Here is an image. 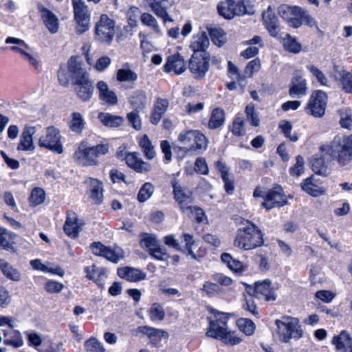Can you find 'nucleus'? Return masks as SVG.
<instances>
[{
	"label": "nucleus",
	"instance_id": "bb28decb",
	"mask_svg": "<svg viewBox=\"0 0 352 352\" xmlns=\"http://www.w3.org/2000/svg\"><path fill=\"white\" fill-rule=\"evenodd\" d=\"M166 72H174L175 74H181L186 70V64L182 56L179 54H175L167 58L164 65Z\"/></svg>",
	"mask_w": 352,
	"mask_h": 352
},
{
	"label": "nucleus",
	"instance_id": "864d4df0",
	"mask_svg": "<svg viewBox=\"0 0 352 352\" xmlns=\"http://www.w3.org/2000/svg\"><path fill=\"white\" fill-rule=\"evenodd\" d=\"M212 312L214 314V319L210 322V327L208 329H212V324H216L219 327L228 328V321L229 316L228 314L219 312L214 309H212Z\"/></svg>",
	"mask_w": 352,
	"mask_h": 352
},
{
	"label": "nucleus",
	"instance_id": "7c9ffc66",
	"mask_svg": "<svg viewBox=\"0 0 352 352\" xmlns=\"http://www.w3.org/2000/svg\"><path fill=\"white\" fill-rule=\"evenodd\" d=\"M209 46V39L204 32H201L194 35L191 39L190 48L193 54L206 53V50Z\"/></svg>",
	"mask_w": 352,
	"mask_h": 352
},
{
	"label": "nucleus",
	"instance_id": "473e14b6",
	"mask_svg": "<svg viewBox=\"0 0 352 352\" xmlns=\"http://www.w3.org/2000/svg\"><path fill=\"white\" fill-rule=\"evenodd\" d=\"M3 334L5 338L4 344L12 346L14 348H19L24 344L21 332L19 330H3Z\"/></svg>",
	"mask_w": 352,
	"mask_h": 352
},
{
	"label": "nucleus",
	"instance_id": "c9c22d12",
	"mask_svg": "<svg viewBox=\"0 0 352 352\" xmlns=\"http://www.w3.org/2000/svg\"><path fill=\"white\" fill-rule=\"evenodd\" d=\"M337 69L336 67L335 70L339 77L340 85L342 89L346 93L352 94V73L344 69L340 70Z\"/></svg>",
	"mask_w": 352,
	"mask_h": 352
},
{
	"label": "nucleus",
	"instance_id": "6e6552de",
	"mask_svg": "<svg viewBox=\"0 0 352 352\" xmlns=\"http://www.w3.org/2000/svg\"><path fill=\"white\" fill-rule=\"evenodd\" d=\"M114 27V21L107 14H102L96 25V40L105 43H111L115 34Z\"/></svg>",
	"mask_w": 352,
	"mask_h": 352
},
{
	"label": "nucleus",
	"instance_id": "a18cd8bd",
	"mask_svg": "<svg viewBox=\"0 0 352 352\" xmlns=\"http://www.w3.org/2000/svg\"><path fill=\"white\" fill-rule=\"evenodd\" d=\"M301 186L305 192L314 197L322 195L324 192L320 186L313 182V177L307 178L301 184Z\"/></svg>",
	"mask_w": 352,
	"mask_h": 352
},
{
	"label": "nucleus",
	"instance_id": "7ed1b4c3",
	"mask_svg": "<svg viewBox=\"0 0 352 352\" xmlns=\"http://www.w3.org/2000/svg\"><path fill=\"white\" fill-rule=\"evenodd\" d=\"M334 157L341 165H345L352 160V134L346 138L337 135L330 145L322 148Z\"/></svg>",
	"mask_w": 352,
	"mask_h": 352
},
{
	"label": "nucleus",
	"instance_id": "1a4fd4ad",
	"mask_svg": "<svg viewBox=\"0 0 352 352\" xmlns=\"http://www.w3.org/2000/svg\"><path fill=\"white\" fill-rule=\"evenodd\" d=\"M327 96L321 90H317L311 94L306 107L307 113L315 118L324 116L326 109Z\"/></svg>",
	"mask_w": 352,
	"mask_h": 352
},
{
	"label": "nucleus",
	"instance_id": "338daca9",
	"mask_svg": "<svg viewBox=\"0 0 352 352\" xmlns=\"http://www.w3.org/2000/svg\"><path fill=\"white\" fill-rule=\"evenodd\" d=\"M62 346L63 342H54L49 340L43 342L38 352H60Z\"/></svg>",
	"mask_w": 352,
	"mask_h": 352
},
{
	"label": "nucleus",
	"instance_id": "f704fd0d",
	"mask_svg": "<svg viewBox=\"0 0 352 352\" xmlns=\"http://www.w3.org/2000/svg\"><path fill=\"white\" fill-rule=\"evenodd\" d=\"M129 100L134 109L142 110L147 104L148 98L144 91L138 89L132 93Z\"/></svg>",
	"mask_w": 352,
	"mask_h": 352
},
{
	"label": "nucleus",
	"instance_id": "f8f14e48",
	"mask_svg": "<svg viewBox=\"0 0 352 352\" xmlns=\"http://www.w3.org/2000/svg\"><path fill=\"white\" fill-rule=\"evenodd\" d=\"M74 162L82 166H96L98 164V160L96 159L91 146L86 142H82L79 144L78 148L73 154Z\"/></svg>",
	"mask_w": 352,
	"mask_h": 352
},
{
	"label": "nucleus",
	"instance_id": "0eeeda50",
	"mask_svg": "<svg viewBox=\"0 0 352 352\" xmlns=\"http://www.w3.org/2000/svg\"><path fill=\"white\" fill-rule=\"evenodd\" d=\"M210 59L207 53L193 54L189 60L188 69L195 79L201 80L209 69Z\"/></svg>",
	"mask_w": 352,
	"mask_h": 352
},
{
	"label": "nucleus",
	"instance_id": "c03bdc74",
	"mask_svg": "<svg viewBox=\"0 0 352 352\" xmlns=\"http://www.w3.org/2000/svg\"><path fill=\"white\" fill-rule=\"evenodd\" d=\"M142 23L148 27L156 35L160 36L162 34L157 19L150 13L144 12L140 16Z\"/></svg>",
	"mask_w": 352,
	"mask_h": 352
},
{
	"label": "nucleus",
	"instance_id": "5701e85b",
	"mask_svg": "<svg viewBox=\"0 0 352 352\" xmlns=\"http://www.w3.org/2000/svg\"><path fill=\"white\" fill-rule=\"evenodd\" d=\"M254 296L267 301L274 300L276 298L275 292L271 287V282L267 279L255 283Z\"/></svg>",
	"mask_w": 352,
	"mask_h": 352
},
{
	"label": "nucleus",
	"instance_id": "13d9d810",
	"mask_svg": "<svg viewBox=\"0 0 352 352\" xmlns=\"http://www.w3.org/2000/svg\"><path fill=\"white\" fill-rule=\"evenodd\" d=\"M45 199V191L41 188H34L31 192L29 201L31 205L36 206L42 204Z\"/></svg>",
	"mask_w": 352,
	"mask_h": 352
},
{
	"label": "nucleus",
	"instance_id": "ea45409f",
	"mask_svg": "<svg viewBox=\"0 0 352 352\" xmlns=\"http://www.w3.org/2000/svg\"><path fill=\"white\" fill-rule=\"evenodd\" d=\"M332 342L336 346L337 350L344 352L348 351V349H352V339L345 331H342L339 336H335Z\"/></svg>",
	"mask_w": 352,
	"mask_h": 352
},
{
	"label": "nucleus",
	"instance_id": "20e7f679",
	"mask_svg": "<svg viewBox=\"0 0 352 352\" xmlns=\"http://www.w3.org/2000/svg\"><path fill=\"white\" fill-rule=\"evenodd\" d=\"M179 142L186 153H202L208 148V138L198 130L182 131L178 136Z\"/></svg>",
	"mask_w": 352,
	"mask_h": 352
},
{
	"label": "nucleus",
	"instance_id": "774afa93",
	"mask_svg": "<svg viewBox=\"0 0 352 352\" xmlns=\"http://www.w3.org/2000/svg\"><path fill=\"white\" fill-rule=\"evenodd\" d=\"M148 313L152 321H161L165 316L163 307L158 304H153L150 308Z\"/></svg>",
	"mask_w": 352,
	"mask_h": 352
},
{
	"label": "nucleus",
	"instance_id": "9d476101",
	"mask_svg": "<svg viewBox=\"0 0 352 352\" xmlns=\"http://www.w3.org/2000/svg\"><path fill=\"white\" fill-rule=\"evenodd\" d=\"M90 248L94 254L102 256L114 263H117L124 256L123 250L118 246L107 247L100 242H94L91 244Z\"/></svg>",
	"mask_w": 352,
	"mask_h": 352
},
{
	"label": "nucleus",
	"instance_id": "bf43d9fd",
	"mask_svg": "<svg viewBox=\"0 0 352 352\" xmlns=\"http://www.w3.org/2000/svg\"><path fill=\"white\" fill-rule=\"evenodd\" d=\"M237 326L246 336L253 334L255 330L254 323L250 319L240 318L237 320Z\"/></svg>",
	"mask_w": 352,
	"mask_h": 352
},
{
	"label": "nucleus",
	"instance_id": "a211bd4d",
	"mask_svg": "<svg viewBox=\"0 0 352 352\" xmlns=\"http://www.w3.org/2000/svg\"><path fill=\"white\" fill-rule=\"evenodd\" d=\"M301 10L302 9L298 6L282 5L278 8V14L289 26L297 28L301 25Z\"/></svg>",
	"mask_w": 352,
	"mask_h": 352
},
{
	"label": "nucleus",
	"instance_id": "72a5a7b5",
	"mask_svg": "<svg viewBox=\"0 0 352 352\" xmlns=\"http://www.w3.org/2000/svg\"><path fill=\"white\" fill-rule=\"evenodd\" d=\"M74 81L89 76L87 72L82 68V64L77 60V58L72 56L68 60V70Z\"/></svg>",
	"mask_w": 352,
	"mask_h": 352
},
{
	"label": "nucleus",
	"instance_id": "393cba45",
	"mask_svg": "<svg viewBox=\"0 0 352 352\" xmlns=\"http://www.w3.org/2000/svg\"><path fill=\"white\" fill-rule=\"evenodd\" d=\"M125 161L127 166L137 173H146L151 170V164L140 159L137 153H126L125 156Z\"/></svg>",
	"mask_w": 352,
	"mask_h": 352
},
{
	"label": "nucleus",
	"instance_id": "a878e982",
	"mask_svg": "<svg viewBox=\"0 0 352 352\" xmlns=\"http://www.w3.org/2000/svg\"><path fill=\"white\" fill-rule=\"evenodd\" d=\"M262 20L270 34L273 37H277L280 32V27L271 6H269L267 10L263 12Z\"/></svg>",
	"mask_w": 352,
	"mask_h": 352
},
{
	"label": "nucleus",
	"instance_id": "69168bd1",
	"mask_svg": "<svg viewBox=\"0 0 352 352\" xmlns=\"http://www.w3.org/2000/svg\"><path fill=\"white\" fill-rule=\"evenodd\" d=\"M209 34L211 37L212 41L218 46H221L225 41L226 36L222 29L221 28H210Z\"/></svg>",
	"mask_w": 352,
	"mask_h": 352
},
{
	"label": "nucleus",
	"instance_id": "4d7b16f0",
	"mask_svg": "<svg viewBox=\"0 0 352 352\" xmlns=\"http://www.w3.org/2000/svg\"><path fill=\"white\" fill-rule=\"evenodd\" d=\"M339 115L340 116V123L342 127L351 129H352V116L351 113V110L348 108H342L338 111Z\"/></svg>",
	"mask_w": 352,
	"mask_h": 352
},
{
	"label": "nucleus",
	"instance_id": "4be33fe9",
	"mask_svg": "<svg viewBox=\"0 0 352 352\" xmlns=\"http://www.w3.org/2000/svg\"><path fill=\"white\" fill-rule=\"evenodd\" d=\"M36 132L34 126L25 125L20 136L17 144V150L20 151H32L35 148L33 142V135Z\"/></svg>",
	"mask_w": 352,
	"mask_h": 352
},
{
	"label": "nucleus",
	"instance_id": "6ab92c4d",
	"mask_svg": "<svg viewBox=\"0 0 352 352\" xmlns=\"http://www.w3.org/2000/svg\"><path fill=\"white\" fill-rule=\"evenodd\" d=\"M87 186L86 192L89 198L96 204H100L103 201V184L98 179L88 177L85 182Z\"/></svg>",
	"mask_w": 352,
	"mask_h": 352
},
{
	"label": "nucleus",
	"instance_id": "79ce46f5",
	"mask_svg": "<svg viewBox=\"0 0 352 352\" xmlns=\"http://www.w3.org/2000/svg\"><path fill=\"white\" fill-rule=\"evenodd\" d=\"M5 42L7 44H13L10 49L14 52L19 53L21 56L27 51H30L29 45L21 38L9 36L6 39Z\"/></svg>",
	"mask_w": 352,
	"mask_h": 352
},
{
	"label": "nucleus",
	"instance_id": "f3484780",
	"mask_svg": "<svg viewBox=\"0 0 352 352\" xmlns=\"http://www.w3.org/2000/svg\"><path fill=\"white\" fill-rule=\"evenodd\" d=\"M287 204L285 195L280 186L267 190L266 200L261 203L263 208L269 210L276 207H281Z\"/></svg>",
	"mask_w": 352,
	"mask_h": 352
},
{
	"label": "nucleus",
	"instance_id": "dca6fc26",
	"mask_svg": "<svg viewBox=\"0 0 352 352\" xmlns=\"http://www.w3.org/2000/svg\"><path fill=\"white\" fill-rule=\"evenodd\" d=\"M153 12L162 19L164 25L167 22H173V19L168 15V9L173 5V0H144Z\"/></svg>",
	"mask_w": 352,
	"mask_h": 352
},
{
	"label": "nucleus",
	"instance_id": "f257e3e1",
	"mask_svg": "<svg viewBox=\"0 0 352 352\" xmlns=\"http://www.w3.org/2000/svg\"><path fill=\"white\" fill-rule=\"evenodd\" d=\"M263 244V239L261 230L248 221H246L244 226L238 229L234 241V246L244 250H253Z\"/></svg>",
	"mask_w": 352,
	"mask_h": 352
},
{
	"label": "nucleus",
	"instance_id": "09e8293b",
	"mask_svg": "<svg viewBox=\"0 0 352 352\" xmlns=\"http://www.w3.org/2000/svg\"><path fill=\"white\" fill-rule=\"evenodd\" d=\"M283 45L285 50L294 54L299 53L302 48L301 45L296 38L289 34H286L285 37L283 38Z\"/></svg>",
	"mask_w": 352,
	"mask_h": 352
},
{
	"label": "nucleus",
	"instance_id": "9b49d317",
	"mask_svg": "<svg viewBox=\"0 0 352 352\" xmlns=\"http://www.w3.org/2000/svg\"><path fill=\"white\" fill-rule=\"evenodd\" d=\"M173 188L174 199L177 203L181 211L186 212L187 209H190L193 204L192 192L184 186L180 184L176 179L171 182Z\"/></svg>",
	"mask_w": 352,
	"mask_h": 352
},
{
	"label": "nucleus",
	"instance_id": "603ef678",
	"mask_svg": "<svg viewBox=\"0 0 352 352\" xmlns=\"http://www.w3.org/2000/svg\"><path fill=\"white\" fill-rule=\"evenodd\" d=\"M155 190L154 186L150 182H146L140 188L137 199L140 202H145L153 195Z\"/></svg>",
	"mask_w": 352,
	"mask_h": 352
},
{
	"label": "nucleus",
	"instance_id": "423d86ee",
	"mask_svg": "<svg viewBox=\"0 0 352 352\" xmlns=\"http://www.w3.org/2000/svg\"><path fill=\"white\" fill-rule=\"evenodd\" d=\"M76 23V31L78 34L85 32L90 23V14L85 3L82 0H72Z\"/></svg>",
	"mask_w": 352,
	"mask_h": 352
},
{
	"label": "nucleus",
	"instance_id": "c85d7f7f",
	"mask_svg": "<svg viewBox=\"0 0 352 352\" xmlns=\"http://www.w3.org/2000/svg\"><path fill=\"white\" fill-rule=\"evenodd\" d=\"M96 88L99 91V98L104 103L115 105L118 103V99L116 94L109 88L107 82L103 80L98 82Z\"/></svg>",
	"mask_w": 352,
	"mask_h": 352
},
{
	"label": "nucleus",
	"instance_id": "e2e57ef3",
	"mask_svg": "<svg viewBox=\"0 0 352 352\" xmlns=\"http://www.w3.org/2000/svg\"><path fill=\"white\" fill-rule=\"evenodd\" d=\"M140 111L134 109L126 115L129 124L136 131H140L142 129V120L139 114Z\"/></svg>",
	"mask_w": 352,
	"mask_h": 352
},
{
	"label": "nucleus",
	"instance_id": "aec40b11",
	"mask_svg": "<svg viewBox=\"0 0 352 352\" xmlns=\"http://www.w3.org/2000/svg\"><path fill=\"white\" fill-rule=\"evenodd\" d=\"M74 89L80 99L82 101L89 100L94 94V86L89 79V75L73 82Z\"/></svg>",
	"mask_w": 352,
	"mask_h": 352
},
{
	"label": "nucleus",
	"instance_id": "a19ab883",
	"mask_svg": "<svg viewBox=\"0 0 352 352\" xmlns=\"http://www.w3.org/2000/svg\"><path fill=\"white\" fill-rule=\"evenodd\" d=\"M0 269L1 270L4 276L10 280L18 282L21 278V274L16 268H14L5 260L1 258Z\"/></svg>",
	"mask_w": 352,
	"mask_h": 352
},
{
	"label": "nucleus",
	"instance_id": "e433bc0d",
	"mask_svg": "<svg viewBox=\"0 0 352 352\" xmlns=\"http://www.w3.org/2000/svg\"><path fill=\"white\" fill-rule=\"evenodd\" d=\"M98 118L103 125L111 128L118 127L124 122V118L122 116L104 112L100 113Z\"/></svg>",
	"mask_w": 352,
	"mask_h": 352
},
{
	"label": "nucleus",
	"instance_id": "37998d69",
	"mask_svg": "<svg viewBox=\"0 0 352 352\" xmlns=\"http://www.w3.org/2000/svg\"><path fill=\"white\" fill-rule=\"evenodd\" d=\"M140 237V245L148 253H149L157 245L160 244L159 241L153 234H151L148 233H142Z\"/></svg>",
	"mask_w": 352,
	"mask_h": 352
},
{
	"label": "nucleus",
	"instance_id": "b1692460",
	"mask_svg": "<svg viewBox=\"0 0 352 352\" xmlns=\"http://www.w3.org/2000/svg\"><path fill=\"white\" fill-rule=\"evenodd\" d=\"M82 223L78 219L76 212L73 211H68L67 219L64 225V231L65 234L71 237L76 238L82 227Z\"/></svg>",
	"mask_w": 352,
	"mask_h": 352
},
{
	"label": "nucleus",
	"instance_id": "49530a36",
	"mask_svg": "<svg viewBox=\"0 0 352 352\" xmlns=\"http://www.w3.org/2000/svg\"><path fill=\"white\" fill-rule=\"evenodd\" d=\"M221 261L227 265L228 268L234 272L243 271L244 265L239 260L234 259L228 253H223L221 256Z\"/></svg>",
	"mask_w": 352,
	"mask_h": 352
},
{
	"label": "nucleus",
	"instance_id": "cd10ccee",
	"mask_svg": "<svg viewBox=\"0 0 352 352\" xmlns=\"http://www.w3.org/2000/svg\"><path fill=\"white\" fill-rule=\"evenodd\" d=\"M169 102L166 98H157L150 116V122L157 125L161 120L162 116L166 112Z\"/></svg>",
	"mask_w": 352,
	"mask_h": 352
},
{
	"label": "nucleus",
	"instance_id": "5fc2aeb1",
	"mask_svg": "<svg viewBox=\"0 0 352 352\" xmlns=\"http://www.w3.org/2000/svg\"><path fill=\"white\" fill-rule=\"evenodd\" d=\"M119 82H134L138 79V74L129 69H120L116 74Z\"/></svg>",
	"mask_w": 352,
	"mask_h": 352
},
{
	"label": "nucleus",
	"instance_id": "0e129e2a",
	"mask_svg": "<svg viewBox=\"0 0 352 352\" xmlns=\"http://www.w3.org/2000/svg\"><path fill=\"white\" fill-rule=\"evenodd\" d=\"M85 349L87 352H104L105 349L96 338H90L85 342Z\"/></svg>",
	"mask_w": 352,
	"mask_h": 352
},
{
	"label": "nucleus",
	"instance_id": "de8ad7c7",
	"mask_svg": "<svg viewBox=\"0 0 352 352\" xmlns=\"http://www.w3.org/2000/svg\"><path fill=\"white\" fill-rule=\"evenodd\" d=\"M15 234L6 229L0 228V247L6 250H13V245L11 240L14 239Z\"/></svg>",
	"mask_w": 352,
	"mask_h": 352
},
{
	"label": "nucleus",
	"instance_id": "c756f323",
	"mask_svg": "<svg viewBox=\"0 0 352 352\" xmlns=\"http://www.w3.org/2000/svg\"><path fill=\"white\" fill-rule=\"evenodd\" d=\"M307 80L301 76L295 75L289 87V93L292 98H300L307 94Z\"/></svg>",
	"mask_w": 352,
	"mask_h": 352
},
{
	"label": "nucleus",
	"instance_id": "4c0bfd02",
	"mask_svg": "<svg viewBox=\"0 0 352 352\" xmlns=\"http://www.w3.org/2000/svg\"><path fill=\"white\" fill-rule=\"evenodd\" d=\"M225 122V111L223 109L217 107L211 113L208 120V127L210 129H216L221 126Z\"/></svg>",
	"mask_w": 352,
	"mask_h": 352
},
{
	"label": "nucleus",
	"instance_id": "2f4dec72",
	"mask_svg": "<svg viewBox=\"0 0 352 352\" xmlns=\"http://www.w3.org/2000/svg\"><path fill=\"white\" fill-rule=\"evenodd\" d=\"M118 276L123 279L130 282H137L144 280L146 278V274L140 270L130 267L119 268L118 270Z\"/></svg>",
	"mask_w": 352,
	"mask_h": 352
},
{
	"label": "nucleus",
	"instance_id": "412c9836",
	"mask_svg": "<svg viewBox=\"0 0 352 352\" xmlns=\"http://www.w3.org/2000/svg\"><path fill=\"white\" fill-rule=\"evenodd\" d=\"M37 8L41 14V19L48 31L52 34L56 33L59 27V21L57 16L42 4H38Z\"/></svg>",
	"mask_w": 352,
	"mask_h": 352
},
{
	"label": "nucleus",
	"instance_id": "8fccbe9b",
	"mask_svg": "<svg viewBox=\"0 0 352 352\" xmlns=\"http://www.w3.org/2000/svg\"><path fill=\"white\" fill-rule=\"evenodd\" d=\"M85 120L80 113L74 112L72 113L69 128L72 131L76 133L82 132L85 127Z\"/></svg>",
	"mask_w": 352,
	"mask_h": 352
},
{
	"label": "nucleus",
	"instance_id": "680f3d73",
	"mask_svg": "<svg viewBox=\"0 0 352 352\" xmlns=\"http://www.w3.org/2000/svg\"><path fill=\"white\" fill-rule=\"evenodd\" d=\"M245 113L247 120L250 122V124L254 126H258L260 124L258 114L255 111L254 105L252 103L248 104L245 107Z\"/></svg>",
	"mask_w": 352,
	"mask_h": 352
},
{
	"label": "nucleus",
	"instance_id": "052dcab7",
	"mask_svg": "<svg viewBox=\"0 0 352 352\" xmlns=\"http://www.w3.org/2000/svg\"><path fill=\"white\" fill-rule=\"evenodd\" d=\"M244 118L241 115H236L234 118L232 125L231 126L232 133L236 136L243 135L245 133L244 131Z\"/></svg>",
	"mask_w": 352,
	"mask_h": 352
},
{
	"label": "nucleus",
	"instance_id": "f03ea898",
	"mask_svg": "<svg viewBox=\"0 0 352 352\" xmlns=\"http://www.w3.org/2000/svg\"><path fill=\"white\" fill-rule=\"evenodd\" d=\"M276 334L280 341L287 343L292 339L298 340L302 337L303 331L298 318L283 316L275 321Z\"/></svg>",
	"mask_w": 352,
	"mask_h": 352
},
{
	"label": "nucleus",
	"instance_id": "58836bf2",
	"mask_svg": "<svg viewBox=\"0 0 352 352\" xmlns=\"http://www.w3.org/2000/svg\"><path fill=\"white\" fill-rule=\"evenodd\" d=\"M138 144L146 159L153 160L155 157V147L146 134L138 139Z\"/></svg>",
	"mask_w": 352,
	"mask_h": 352
},
{
	"label": "nucleus",
	"instance_id": "4468645a",
	"mask_svg": "<svg viewBox=\"0 0 352 352\" xmlns=\"http://www.w3.org/2000/svg\"><path fill=\"white\" fill-rule=\"evenodd\" d=\"M329 144L322 145L320 148V153L316 154L311 160V166L313 171L320 175H327L329 174V164L331 160L337 159V157L332 156L329 152L322 149L324 146Z\"/></svg>",
	"mask_w": 352,
	"mask_h": 352
},
{
	"label": "nucleus",
	"instance_id": "6e6d98bb",
	"mask_svg": "<svg viewBox=\"0 0 352 352\" xmlns=\"http://www.w3.org/2000/svg\"><path fill=\"white\" fill-rule=\"evenodd\" d=\"M307 69L314 76L322 86H328L329 80L324 74L316 66L309 64L306 66Z\"/></svg>",
	"mask_w": 352,
	"mask_h": 352
},
{
	"label": "nucleus",
	"instance_id": "ddd939ff",
	"mask_svg": "<svg viewBox=\"0 0 352 352\" xmlns=\"http://www.w3.org/2000/svg\"><path fill=\"white\" fill-rule=\"evenodd\" d=\"M217 10L221 16L228 19L246 12L243 3L239 0H226L220 2L217 6Z\"/></svg>",
	"mask_w": 352,
	"mask_h": 352
},
{
	"label": "nucleus",
	"instance_id": "2eb2a0df",
	"mask_svg": "<svg viewBox=\"0 0 352 352\" xmlns=\"http://www.w3.org/2000/svg\"><path fill=\"white\" fill-rule=\"evenodd\" d=\"M206 336L212 338L219 339L226 344L236 345L241 342V338L238 337L234 332L230 331L224 327H219L212 324V329H208Z\"/></svg>",
	"mask_w": 352,
	"mask_h": 352
},
{
	"label": "nucleus",
	"instance_id": "39448f33",
	"mask_svg": "<svg viewBox=\"0 0 352 352\" xmlns=\"http://www.w3.org/2000/svg\"><path fill=\"white\" fill-rule=\"evenodd\" d=\"M60 134L58 129L54 126H49L45 129L40 137L38 144L41 148H45L53 153L61 154L63 147L60 141Z\"/></svg>",
	"mask_w": 352,
	"mask_h": 352
},
{
	"label": "nucleus",
	"instance_id": "3c124183",
	"mask_svg": "<svg viewBox=\"0 0 352 352\" xmlns=\"http://www.w3.org/2000/svg\"><path fill=\"white\" fill-rule=\"evenodd\" d=\"M24 334L26 336L28 346L34 348L38 351L43 342L41 335L32 330L25 331Z\"/></svg>",
	"mask_w": 352,
	"mask_h": 352
}]
</instances>
